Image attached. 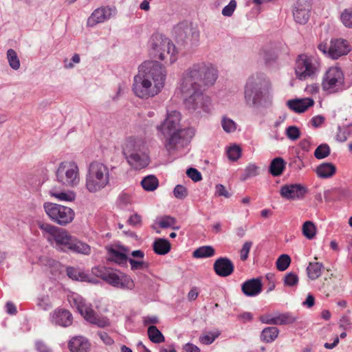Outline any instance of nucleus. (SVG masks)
Segmentation results:
<instances>
[{"mask_svg":"<svg viewBox=\"0 0 352 352\" xmlns=\"http://www.w3.org/2000/svg\"><path fill=\"white\" fill-rule=\"evenodd\" d=\"M279 334V330L276 327H268L263 329L261 333V340L265 343L274 342Z\"/></svg>","mask_w":352,"mask_h":352,"instance_id":"c756f323","label":"nucleus"},{"mask_svg":"<svg viewBox=\"0 0 352 352\" xmlns=\"http://www.w3.org/2000/svg\"><path fill=\"white\" fill-rule=\"evenodd\" d=\"M227 155L230 161L235 162L241 156V149L237 145H233L227 150Z\"/></svg>","mask_w":352,"mask_h":352,"instance_id":"49530a36","label":"nucleus"},{"mask_svg":"<svg viewBox=\"0 0 352 352\" xmlns=\"http://www.w3.org/2000/svg\"><path fill=\"white\" fill-rule=\"evenodd\" d=\"M151 54L161 60L168 59L170 64L176 60L177 50L175 45L162 34H153L150 40Z\"/></svg>","mask_w":352,"mask_h":352,"instance_id":"6e6552de","label":"nucleus"},{"mask_svg":"<svg viewBox=\"0 0 352 352\" xmlns=\"http://www.w3.org/2000/svg\"><path fill=\"white\" fill-rule=\"evenodd\" d=\"M72 300L74 306L87 321L100 328L109 325V320L105 317L98 316L92 309L91 305L87 302L81 296H76L73 297Z\"/></svg>","mask_w":352,"mask_h":352,"instance_id":"ddd939ff","label":"nucleus"},{"mask_svg":"<svg viewBox=\"0 0 352 352\" xmlns=\"http://www.w3.org/2000/svg\"><path fill=\"white\" fill-rule=\"evenodd\" d=\"M316 174L320 178L331 177L336 172V167L330 162H324L317 166Z\"/></svg>","mask_w":352,"mask_h":352,"instance_id":"bb28decb","label":"nucleus"},{"mask_svg":"<svg viewBox=\"0 0 352 352\" xmlns=\"http://www.w3.org/2000/svg\"><path fill=\"white\" fill-rule=\"evenodd\" d=\"M173 194L176 198L180 199H184L188 195L186 187L180 184H178L175 187Z\"/></svg>","mask_w":352,"mask_h":352,"instance_id":"bf43d9fd","label":"nucleus"},{"mask_svg":"<svg viewBox=\"0 0 352 352\" xmlns=\"http://www.w3.org/2000/svg\"><path fill=\"white\" fill-rule=\"evenodd\" d=\"M324 265L320 262H310L307 267L306 271L308 278L312 280L318 278L321 274Z\"/></svg>","mask_w":352,"mask_h":352,"instance_id":"cd10ccee","label":"nucleus"},{"mask_svg":"<svg viewBox=\"0 0 352 352\" xmlns=\"http://www.w3.org/2000/svg\"><path fill=\"white\" fill-rule=\"evenodd\" d=\"M43 208L48 217L54 223L65 226L73 221L75 212L69 207L52 202H45Z\"/></svg>","mask_w":352,"mask_h":352,"instance_id":"f8f14e48","label":"nucleus"},{"mask_svg":"<svg viewBox=\"0 0 352 352\" xmlns=\"http://www.w3.org/2000/svg\"><path fill=\"white\" fill-rule=\"evenodd\" d=\"M128 262L131 265V269L133 271L138 270H146L148 268V263L143 261H138L134 258H129Z\"/></svg>","mask_w":352,"mask_h":352,"instance_id":"8fccbe9b","label":"nucleus"},{"mask_svg":"<svg viewBox=\"0 0 352 352\" xmlns=\"http://www.w3.org/2000/svg\"><path fill=\"white\" fill-rule=\"evenodd\" d=\"M147 332L150 340L153 343L164 342V336L155 326L151 325L148 327Z\"/></svg>","mask_w":352,"mask_h":352,"instance_id":"c9c22d12","label":"nucleus"},{"mask_svg":"<svg viewBox=\"0 0 352 352\" xmlns=\"http://www.w3.org/2000/svg\"><path fill=\"white\" fill-rule=\"evenodd\" d=\"M109 182V170L107 165L98 161L87 166L85 187L89 192H96L104 188Z\"/></svg>","mask_w":352,"mask_h":352,"instance_id":"423d86ee","label":"nucleus"},{"mask_svg":"<svg viewBox=\"0 0 352 352\" xmlns=\"http://www.w3.org/2000/svg\"><path fill=\"white\" fill-rule=\"evenodd\" d=\"M259 54L267 65L275 62L278 57L277 54L273 49H263Z\"/></svg>","mask_w":352,"mask_h":352,"instance_id":"ea45409f","label":"nucleus"},{"mask_svg":"<svg viewBox=\"0 0 352 352\" xmlns=\"http://www.w3.org/2000/svg\"><path fill=\"white\" fill-rule=\"evenodd\" d=\"M339 328L343 331H348L352 329V322L347 316H342L338 322Z\"/></svg>","mask_w":352,"mask_h":352,"instance_id":"6e6d98bb","label":"nucleus"},{"mask_svg":"<svg viewBox=\"0 0 352 352\" xmlns=\"http://www.w3.org/2000/svg\"><path fill=\"white\" fill-rule=\"evenodd\" d=\"M218 78V70L211 63L198 62L183 73L180 85L185 107L192 111L201 109L209 112L210 99L203 94L202 87H210Z\"/></svg>","mask_w":352,"mask_h":352,"instance_id":"f257e3e1","label":"nucleus"},{"mask_svg":"<svg viewBox=\"0 0 352 352\" xmlns=\"http://www.w3.org/2000/svg\"><path fill=\"white\" fill-rule=\"evenodd\" d=\"M158 179L154 175L145 177L141 182L142 188L147 191H153L158 186Z\"/></svg>","mask_w":352,"mask_h":352,"instance_id":"e433bc0d","label":"nucleus"},{"mask_svg":"<svg viewBox=\"0 0 352 352\" xmlns=\"http://www.w3.org/2000/svg\"><path fill=\"white\" fill-rule=\"evenodd\" d=\"M166 77L165 67L156 60H148L139 66L134 76L133 91L140 98L156 96L164 86Z\"/></svg>","mask_w":352,"mask_h":352,"instance_id":"f03ea898","label":"nucleus"},{"mask_svg":"<svg viewBox=\"0 0 352 352\" xmlns=\"http://www.w3.org/2000/svg\"><path fill=\"white\" fill-rule=\"evenodd\" d=\"M36 306L44 311L49 310L52 308V304L50 302L48 296H43L38 298Z\"/></svg>","mask_w":352,"mask_h":352,"instance_id":"5fc2aeb1","label":"nucleus"},{"mask_svg":"<svg viewBox=\"0 0 352 352\" xmlns=\"http://www.w3.org/2000/svg\"><path fill=\"white\" fill-rule=\"evenodd\" d=\"M291 263V258L287 254H282L280 255L276 262V268L280 271L283 272L287 269Z\"/></svg>","mask_w":352,"mask_h":352,"instance_id":"c03bdc74","label":"nucleus"},{"mask_svg":"<svg viewBox=\"0 0 352 352\" xmlns=\"http://www.w3.org/2000/svg\"><path fill=\"white\" fill-rule=\"evenodd\" d=\"M57 181L66 187L77 186L80 182L79 167L74 161L60 162L56 171Z\"/></svg>","mask_w":352,"mask_h":352,"instance_id":"9b49d317","label":"nucleus"},{"mask_svg":"<svg viewBox=\"0 0 352 352\" xmlns=\"http://www.w3.org/2000/svg\"><path fill=\"white\" fill-rule=\"evenodd\" d=\"M221 126L226 133L234 132L236 129V124L232 119L225 116L222 118Z\"/></svg>","mask_w":352,"mask_h":352,"instance_id":"de8ad7c7","label":"nucleus"},{"mask_svg":"<svg viewBox=\"0 0 352 352\" xmlns=\"http://www.w3.org/2000/svg\"><path fill=\"white\" fill-rule=\"evenodd\" d=\"M213 270L219 276L227 277L233 273L234 265L230 258L220 257L214 261Z\"/></svg>","mask_w":352,"mask_h":352,"instance_id":"aec40b11","label":"nucleus"},{"mask_svg":"<svg viewBox=\"0 0 352 352\" xmlns=\"http://www.w3.org/2000/svg\"><path fill=\"white\" fill-rule=\"evenodd\" d=\"M112 15V9L109 7H100L96 9L88 18L87 25L94 27L96 25L109 20Z\"/></svg>","mask_w":352,"mask_h":352,"instance_id":"412c9836","label":"nucleus"},{"mask_svg":"<svg viewBox=\"0 0 352 352\" xmlns=\"http://www.w3.org/2000/svg\"><path fill=\"white\" fill-rule=\"evenodd\" d=\"M236 7V2L235 0H231L228 5L225 6L222 10V14L225 16H230L232 15Z\"/></svg>","mask_w":352,"mask_h":352,"instance_id":"680f3d73","label":"nucleus"},{"mask_svg":"<svg viewBox=\"0 0 352 352\" xmlns=\"http://www.w3.org/2000/svg\"><path fill=\"white\" fill-rule=\"evenodd\" d=\"M344 77L341 69L338 67H330L324 74L322 87L324 91L331 94L337 93L344 89Z\"/></svg>","mask_w":352,"mask_h":352,"instance_id":"4468645a","label":"nucleus"},{"mask_svg":"<svg viewBox=\"0 0 352 352\" xmlns=\"http://www.w3.org/2000/svg\"><path fill=\"white\" fill-rule=\"evenodd\" d=\"M180 113L177 111L168 112L165 120L157 126V135L166 139L165 147L169 152L176 149L180 144L182 136L186 133V129L179 127Z\"/></svg>","mask_w":352,"mask_h":352,"instance_id":"20e7f679","label":"nucleus"},{"mask_svg":"<svg viewBox=\"0 0 352 352\" xmlns=\"http://www.w3.org/2000/svg\"><path fill=\"white\" fill-rule=\"evenodd\" d=\"M52 324L63 327H69L73 322L72 313L65 309H56L50 315Z\"/></svg>","mask_w":352,"mask_h":352,"instance_id":"6ab92c4d","label":"nucleus"},{"mask_svg":"<svg viewBox=\"0 0 352 352\" xmlns=\"http://www.w3.org/2000/svg\"><path fill=\"white\" fill-rule=\"evenodd\" d=\"M244 100L250 108H267L273 100L272 86L270 80L263 75L250 76L244 86Z\"/></svg>","mask_w":352,"mask_h":352,"instance_id":"7ed1b4c3","label":"nucleus"},{"mask_svg":"<svg viewBox=\"0 0 352 352\" xmlns=\"http://www.w3.org/2000/svg\"><path fill=\"white\" fill-rule=\"evenodd\" d=\"M7 58L10 67L14 70H17L20 67V60L17 56L16 52L12 50L9 49L7 51Z\"/></svg>","mask_w":352,"mask_h":352,"instance_id":"a19ab883","label":"nucleus"},{"mask_svg":"<svg viewBox=\"0 0 352 352\" xmlns=\"http://www.w3.org/2000/svg\"><path fill=\"white\" fill-rule=\"evenodd\" d=\"M302 232L307 239H312L316 236V228L312 221H307L302 225Z\"/></svg>","mask_w":352,"mask_h":352,"instance_id":"58836bf2","label":"nucleus"},{"mask_svg":"<svg viewBox=\"0 0 352 352\" xmlns=\"http://www.w3.org/2000/svg\"><path fill=\"white\" fill-rule=\"evenodd\" d=\"M215 195L218 197H224L229 198L231 194L226 190V187L222 184H217L215 186Z\"/></svg>","mask_w":352,"mask_h":352,"instance_id":"69168bd1","label":"nucleus"},{"mask_svg":"<svg viewBox=\"0 0 352 352\" xmlns=\"http://www.w3.org/2000/svg\"><path fill=\"white\" fill-rule=\"evenodd\" d=\"M219 335L220 333L219 331L209 332L206 335L200 336L199 341L204 344H210L219 336Z\"/></svg>","mask_w":352,"mask_h":352,"instance_id":"09e8293b","label":"nucleus"},{"mask_svg":"<svg viewBox=\"0 0 352 352\" xmlns=\"http://www.w3.org/2000/svg\"><path fill=\"white\" fill-rule=\"evenodd\" d=\"M153 248L157 254L165 255L170 252L171 246L167 239L160 238L154 241Z\"/></svg>","mask_w":352,"mask_h":352,"instance_id":"c85d7f7f","label":"nucleus"},{"mask_svg":"<svg viewBox=\"0 0 352 352\" xmlns=\"http://www.w3.org/2000/svg\"><path fill=\"white\" fill-rule=\"evenodd\" d=\"M123 154L132 169L142 170L150 163L148 148L141 138H128L123 146Z\"/></svg>","mask_w":352,"mask_h":352,"instance_id":"39448f33","label":"nucleus"},{"mask_svg":"<svg viewBox=\"0 0 352 352\" xmlns=\"http://www.w3.org/2000/svg\"><path fill=\"white\" fill-rule=\"evenodd\" d=\"M258 175V167L254 164H250L244 170L243 174L241 176L242 181H245L249 178Z\"/></svg>","mask_w":352,"mask_h":352,"instance_id":"79ce46f5","label":"nucleus"},{"mask_svg":"<svg viewBox=\"0 0 352 352\" xmlns=\"http://www.w3.org/2000/svg\"><path fill=\"white\" fill-rule=\"evenodd\" d=\"M308 192V189L300 184H286L280 190L282 197L288 200L302 199Z\"/></svg>","mask_w":352,"mask_h":352,"instance_id":"dca6fc26","label":"nucleus"},{"mask_svg":"<svg viewBox=\"0 0 352 352\" xmlns=\"http://www.w3.org/2000/svg\"><path fill=\"white\" fill-rule=\"evenodd\" d=\"M262 287L260 278H252L242 284L241 290L247 296H256L262 292Z\"/></svg>","mask_w":352,"mask_h":352,"instance_id":"4be33fe9","label":"nucleus"},{"mask_svg":"<svg viewBox=\"0 0 352 352\" xmlns=\"http://www.w3.org/2000/svg\"><path fill=\"white\" fill-rule=\"evenodd\" d=\"M320 62L318 58L301 54L298 56L295 65V74L300 80L314 78L320 72Z\"/></svg>","mask_w":352,"mask_h":352,"instance_id":"9d476101","label":"nucleus"},{"mask_svg":"<svg viewBox=\"0 0 352 352\" xmlns=\"http://www.w3.org/2000/svg\"><path fill=\"white\" fill-rule=\"evenodd\" d=\"M285 134L291 140H296L300 136V131L296 126H289L286 129Z\"/></svg>","mask_w":352,"mask_h":352,"instance_id":"3c124183","label":"nucleus"},{"mask_svg":"<svg viewBox=\"0 0 352 352\" xmlns=\"http://www.w3.org/2000/svg\"><path fill=\"white\" fill-rule=\"evenodd\" d=\"M259 320L263 323V324H276V314H265L260 316Z\"/></svg>","mask_w":352,"mask_h":352,"instance_id":"0e129e2a","label":"nucleus"},{"mask_svg":"<svg viewBox=\"0 0 352 352\" xmlns=\"http://www.w3.org/2000/svg\"><path fill=\"white\" fill-rule=\"evenodd\" d=\"M314 104V100L310 98L294 99L287 101L288 107L298 113L305 112L309 107L313 106Z\"/></svg>","mask_w":352,"mask_h":352,"instance_id":"393cba45","label":"nucleus"},{"mask_svg":"<svg viewBox=\"0 0 352 352\" xmlns=\"http://www.w3.org/2000/svg\"><path fill=\"white\" fill-rule=\"evenodd\" d=\"M298 283V276L296 273L289 272L285 274L284 278V284L286 286L292 287L296 285Z\"/></svg>","mask_w":352,"mask_h":352,"instance_id":"864d4df0","label":"nucleus"},{"mask_svg":"<svg viewBox=\"0 0 352 352\" xmlns=\"http://www.w3.org/2000/svg\"><path fill=\"white\" fill-rule=\"evenodd\" d=\"M94 274L113 287L124 290H131L135 287L134 281L130 276L120 271L98 267L94 269Z\"/></svg>","mask_w":352,"mask_h":352,"instance_id":"1a4fd4ad","label":"nucleus"},{"mask_svg":"<svg viewBox=\"0 0 352 352\" xmlns=\"http://www.w3.org/2000/svg\"><path fill=\"white\" fill-rule=\"evenodd\" d=\"M215 250L210 245H204L196 249L193 253L192 256L194 258H209L212 257L214 255Z\"/></svg>","mask_w":352,"mask_h":352,"instance_id":"72a5a7b5","label":"nucleus"},{"mask_svg":"<svg viewBox=\"0 0 352 352\" xmlns=\"http://www.w3.org/2000/svg\"><path fill=\"white\" fill-rule=\"evenodd\" d=\"M186 174L193 182H197L202 179L201 174L195 168H190L187 170Z\"/></svg>","mask_w":352,"mask_h":352,"instance_id":"e2e57ef3","label":"nucleus"},{"mask_svg":"<svg viewBox=\"0 0 352 352\" xmlns=\"http://www.w3.org/2000/svg\"><path fill=\"white\" fill-rule=\"evenodd\" d=\"M311 144V138L308 137L307 138L302 139L300 141L299 146L302 151L307 152L310 149Z\"/></svg>","mask_w":352,"mask_h":352,"instance_id":"774afa93","label":"nucleus"},{"mask_svg":"<svg viewBox=\"0 0 352 352\" xmlns=\"http://www.w3.org/2000/svg\"><path fill=\"white\" fill-rule=\"evenodd\" d=\"M127 223L133 227L140 228L142 224V217L138 213H135L130 216Z\"/></svg>","mask_w":352,"mask_h":352,"instance_id":"052dcab7","label":"nucleus"},{"mask_svg":"<svg viewBox=\"0 0 352 352\" xmlns=\"http://www.w3.org/2000/svg\"><path fill=\"white\" fill-rule=\"evenodd\" d=\"M38 227L45 239L57 250L67 252L72 235L65 229L48 223L38 221Z\"/></svg>","mask_w":352,"mask_h":352,"instance_id":"0eeeda50","label":"nucleus"},{"mask_svg":"<svg viewBox=\"0 0 352 352\" xmlns=\"http://www.w3.org/2000/svg\"><path fill=\"white\" fill-rule=\"evenodd\" d=\"M52 197L58 199L60 201H72L76 198V195L73 191L68 190L67 192H57L54 188L50 191Z\"/></svg>","mask_w":352,"mask_h":352,"instance_id":"f704fd0d","label":"nucleus"},{"mask_svg":"<svg viewBox=\"0 0 352 352\" xmlns=\"http://www.w3.org/2000/svg\"><path fill=\"white\" fill-rule=\"evenodd\" d=\"M311 10V0H297L293 7V16L299 24H305L309 21Z\"/></svg>","mask_w":352,"mask_h":352,"instance_id":"2eb2a0df","label":"nucleus"},{"mask_svg":"<svg viewBox=\"0 0 352 352\" xmlns=\"http://www.w3.org/2000/svg\"><path fill=\"white\" fill-rule=\"evenodd\" d=\"M101 340L107 345H111L113 344V340L104 331H99L97 333Z\"/></svg>","mask_w":352,"mask_h":352,"instance_id":"338daca9","label":"nucleus"},{"mask_svg":"<svg viewBox=\"0 0 352 352\" xmlns=\"http://www.w3.org/2000/svg\"><path fill=\"white\" fill-rule=\"evenodd\" d=\"M331 149L327 144L319 145L314 151V156L318 160H322L330 155Z\"/></svg>","mask_w":352,"mask_h":352,"instance_id":"37998d69","label":"nucleus"},{"mask_svg":"<svg viewBox=\"0 0 352 352\" xmlns=\"http://www.w3.org/2000/svg\"><path fill=\"white\" fill-rule=\"evenodd\" d=\"M131 197L126 193H122L118 199V205L119 207L124 208L131 203Z\"/></svg>","mask_w":352,"mask_h":352,"instance_id":"13d9d810","label":"nucleus"},{"mask_svg":"<svg viewBox=\"0 0 352 352\" xmlns=\"http://www.w3.org/2000/svg\"><path fill=\"white\" fill-rule=\"evenodd\" d=\"M121 250L122 251L112 247L108 248V260L113 261L121 266L126 265L129 260L128 256L125 254V252L127 251V248L121 247Z\"/></svg>","mask_w":352,"mask_h":352,"instance_id":"b1692460","label":"nucleus"},{"mask_svg":"<svg viewBox=\"0 0 352 352\" xmlns=\"http://www.w3.org/2000/svg\"><path fill=\"white\" fill-rule=\"evenodd\" d=\"M351 50L346 40L343 38L331 39L329 46V57L337 59L347 54Z\"/></svg>","mask_w":352,"mask_h":352,"instance_id":"a211bd4d","label":"nucleus"},{"mask_svg":"<svg viewBox=\"0 0 352 352\" xmlns=\"http://www.w3.org/2000/svg\"><path fill=\"white\" fill-rule=\"evenodd\" d=\"M342 24L347 28H352V8L344 9L340 15Z\"/></svg>","mask_w":352,"mask_h":352,"instance_id":"a18cd8bd","label":"nucleus"},{"mask_svg":"<svg viewBox=\"0 0 352 352\" xmlns=\"http://www.w3.org/2000/svg\"><path fill=\"white\" fill-rule=\"evenodd\" d=\"M349 134V129L347 126H338L336 136V140L340 142H344L347 140Z\"/></svg>","mask_w":352,"mask_h":352,"instance_id":"603ef678","label":"nucleus"},{"mask_svg":"<svg viewBox=\"0 0 352 352\" xmlns=\"http://www.w3.org/2000/svg\"><path fill=\"white\" fill-rule=\"evenodd\" d=\"M295 317L290 312L276 314V324L275 325H287L293 324L296 321Z\"/></svg>","mask_w":352,"mask_h":352,"instance_id":"473e14b6","label":"nucleus"},{"mask_svg":"<svg viewBox=\"0 0 352 352\" xmlns=\"http://www.w3.org/2000/svg\"><path fill=\"white\" fill-rule=\"evenodd\" d=\"M286 163L282 157H276L270 163V173L274 177L280 175L285 168Z\"/></svg>","mask_w":352,"mask_h":352,"instance_id":"7c9ffc66","label":"nucleus"},{"mask_svg":"<svg viewBox=\"0 0 352 352\" xmlns=\"http://www.w3.org/2000/svg\"><path fill=\"white\" fill-rule=\"evenodd\" d=\"M91 344L83 336H74L68 342V348L71 352H89Z\"/></svg>","mask_w":352,"mask_h":352,"instance_id":"5701e85b","label":"nucleus"},{"mask_svg":"<svg viewBox=\"0 0 352 352\" xmlns=\"http://www.w3.org/2000/svg\"><path fill=\"white\" fill-rule=\"evenodd\" d=\"M67 275L74 280L89 281V276L82 270L73 267H68L66 269Z\"/></svg>","mask_w":352,"mask_h":352,"instance_id":"2f4dec72","label":"nucleus"},{"mask_svg":"<svg viewBox=\"0 0 352 352\" xmlns=\"http://www.w3.org/2000/svg\"><path fill=\"white\" fill-rule=\"evenodd\" d=\"M173 33L177 43H186L191 35L192 38L197 40L199 33L188 25L187 22H182L174 27Z\"/></svg>","mask_w":352,"mask_h":352,"instance_id":"f3484780","label":"nucleus"},{"mask_svg":"<svg viewBox=\"0 0 352 352\" xmlns=\"http://www.w3.org/2000/svg\"><path fill=\"white\" fill-rule=\"evenodd\" d=\"M69 244L67 252H72L84 255H89L91 254V249L87 243L82 242L73 236H72Z\"/></svg>","mask_w":352,"mask_h":352,"instance_id":"a878e982","label":"nucleus"},{"mask_svg":"<svg viewBox=\"0 0 352 352\" xmlns=\"http://www.w3.org/2000/svg\"><path fill=\"white\" fill-rule=\"evenodd\" d=\"M252 246V241H245L242 248L240 251V258L241 260L243 261H245L248 259L250 250L251 249V247Z\"/></svg>","mask_w":352,"mask_h":352,"instance_id":"4d7b16f0","label":"nucleus"},{"mask_svg":"<svg viewBox=\"0 0 352 352\" xmlns=\"http://www.w3.org/2000/svg\"><path fill=\"white\" fill-rule=\"evenodd\" d=\"M176 222L175 217L164 215L159 219L158 224L162 228H172L173 230H179V227L175 226Z\"/></svg>","mask_w":352,"mask_h":352,"instance_id":"4c0bfd02","label":"nucleus"}]
</instances>
